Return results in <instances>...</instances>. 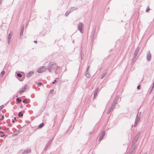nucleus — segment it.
Instances as JSON below:
<instances>
[{"label":"nucleus","mask_w":154,"mask_h":154,"mask_svg":"<svg viewBox=\"0 0 154 154\" xmlns=\"http://www.w3.org/2000/svg\"><path fill=\"white\" fill-rule=\"evenodd\" d=\"M47 67L49 72H52L55 71L56 74L58 73L57 71L58 66L55 63L53 62H49Z\"/></svg>","instance_id":"f257e3e1"},{"label":"nucleus","mask_w":154,"mask_h":154,"mask_svg":"<svg viewBox=\"0 0 154 154\" xmlns=\"http://www.w3.org/2000/svg\"><path fill=\"white\" fill-rule=\"evenodd\" d=\"M141 112H138L136 118L135 119L134 126L136 127L137 125V124L140 120V118L141 116Z\"/></svg>","instance_id":"f03ea898"},{"label":"nucleus","mask_w":154,"mask_h":154,"mask_svg":"<svg viewBox=\"0 0 154 154\" xmlns=\"http://www.w3.org/2000/svg\"><path fill=\"white\" fill-rule=\"evenodd\" d=\"M96 27H95V28L94 29H93L92 30V31L91 33V41L92 42H93L94 41V40L95 39V37H96V36L95 35V32H96Z\"/></svg>","instance_id":"7ed1b4c3"},{"label":"nucleus","mask_w":154,"mask_h":154,"mask_svg":"<svg viewBox=\"0 0 154 154\" xmlns=\"http://www.w3.org/2000/svg\"><path fill=\"white\" fill-rule=\"evenodd\" d=\"M47 69V67L46 66H42L38 69L37 72L39 73H42L45 72Z\"/></svg>","instance_id":"20e7f679"},{"label":"nucleus","mask_w":154,"mask_h":154,"mask_svg":"<svg viewBox=\"0 0 154 154\" xmlns=\"http://www.w3.org/2000/svg\"><path fill=\"white\" fill-rule=\"evenodd\" d=\"M83 24L81 22H79V24L78 25V29L82 33L83 32V31L82 30L83 28Z\"/></svg>","instance_id":"39448f33"},{"label":"nucleus","mask_w":154,"mask_h":154,"mask_svg":"<svg viewBox=\"0 0 154 154\" xmlns=\"http://www.w3.org/2000/svg\"><path fill=\"white\" fill-rule=\"evenodd\" d=\"M146 59L148 61H150L151 59V54L149 50H148L147 52Z\"/></svg>","instance_id":"423d86ee"},{"label":"nucleus","mask_w":154,"mask_h":154,"mask_svg":"<svg viewBox=\"0 0 154 154\" xmlns=\"http://www.w3.org/2000/svg\"><path fill=\"white\" fill-rule=\"evenodd\" d=\"M105 133V131H102L101 134H100V136H99L98 141H101L103 137L104 136Z\"/></svg>","instance_id":"0eeeda50"},{"label":"nucleus","mask_w":154,"mask_h":154,"mask_svg":"<svg viewBox=\"0 0 154 154\" xmlns=\"http://www.w3.org/2000/svg\"><path fill=\"white\" fill-rule=\"evenodd\" d=\"M51 140H49V141L47 142V144L45 145V147L44 149V151H46L48 149V147L51 144Z\"/></svg>","instance_id":"6e6552de"},{"label":"nucleus","mask_w":154,"mask_h":154,"mask_svg":"<svg viewBox=\"0 0 154 154\" xmlns=\"http://www.w3.org/2000/svg\"><path fill=\"white\" fill-rule=\"evenodd\" d=\"M99 87H98L96 88L95 89V90L94 91V98L93 99H94L97 96V94L98 93V91H99Z\"/></svg>","instance_id":"1a4fd4ad"},{"label":"nucleus","mask_w":154,"mask_h":154,"mask_svg":"<svg viewBox=\"0 0 154 154\" xmlns=\"http://www.w3.org/2000/svg\"><path fill=\"white\" fill-rule=\"evenodd\" d=\"M17 76L18 77H19V78L21 77V78L19 79V80L20 81H22L24 80V77L23 76L22 77V75L21 74H20L19 73H18L17 74Z\"/></svg>","instance_id":"9d476101"},{"label":"nucleus","mask_w":154,"mask_h":154,"mask_svg":"<svg viewBox=\"0 0 154 154\" xmlns=\"http://www.w3.org/2000/svg\"><path fill=\"white\" fill-rule=\"evenodd\" d=\"M140 134L141 133L140 132H139L135 136L134 140L137 141L140 135Z\"/></svg>","instance_id":"9b49d317"},{"label":"nucleus","mask_w":154,"mask_h":154,"mask_svg":"<svg viewBox=\"0 0 154 154\" xmlns=\"http://www.w3.org/2000/svg\"><path fill=\"white\" fill-rule=\"evenodd\" d=\"M31 152V150L30 149H28L24 150L21 154H28Z\"/></svg>","instance_id":"f8f14e48"},{"label":"nucleus","mask_w":154,"mask_h":154,"mask_svg":"<svg viewBox=\"0 0 154 154\" xmlns=\"http://www.w3.org/2000/svg\"><path fill=\"white\" fill-rule=\"evenodd\" d=\"M26 85H25V87L23 88L20 91H19V94H21L22 93L24 92L26 90Z\"/></svg>","instance_id":"ddd939ff"},{"label":"nucleus","mask_w":154,"mask_h":154,"mask_svg":"<svg viewBox=\"0 0 154 154\" xmlns=\"http://www.w3.org/2000/svg\"><path fill=\"white\" fill-rule=\"evenodd\" d=\"M34 73V72L32 71L29 72L26 75L27 78H29L31 77Z\"/></svg>","instance_id":"4468645a"},{"label":"nucleus","mask_w":154,"mask_h":154,"mask_svg":"<svg viewBox=\"0 0 154 154\" xmlns=\"http://www.w3.org/2000/svg\"><path fill=\"white\" fill-rule=\"evenodd\" d=\"M24 25H23L21 28V31L20 32V36H22L23 35V32L24 30Z\"/></svg>","instance_id":"2eb2a0df"},{"label":"nucleus","mask_w":154,"mask_h":154,"mask_svg":"<svg viewBox=\"0 0 154 154\" xmlns=\"http://www.w3.org/2000/svg\"><path fill=\"white\" fill-rule=\"evenodd\" d=\"M85 76L88 78H89L90 77V75L88 72V71H86L85 72Z\"/></svg>","instance_id":"dca6fc26"},{"label":"nucleus","mask_w":154,"mask_h":154,"mask_svg":"<svg viewBox=\"0 0 154 154\" xmlns=\"http://www.w3.org/2000/svg\"><path fill=\"white\" fill-rule=\"evenodd\" d=\"M114 108L112 107V106H110V107L109 108V109L108 110L107 112V114H109L110 112L112 110L114 109Z\"/></svg>","instance_id":"f3484780"},{"label":"nucleus","mask_w":154,"mask_h":154,"mask_svg":"<svg viewBox=\"0 0 154 154\" xmlns=\"http://www.w3.org/2000/svg\"><path fill=\"white\" fill-rule=\"evenodd\" d=\"M107 73V71H106L105 72H104L103 73V74L101 76L100 79H103V78L106 75Z\"/></svg>","instance_id":"a211bd4d"},{"label":"nucleus","mask_w":154,"mask_h":154,"mask_svg":"<svg viewBox=\"0 0 154 154\" xmlns=\"http://www.w3.org/2000/svg\"><path fill=\"white\" fill-rule=\"evenodd\" d=\"M71 12V11H70V10L69 9H68L66 12V13L65 14V16L66 17H67L69 15V14Z\"/></svg>","instance_id":"6ab92c4d"},{"label":"nucleus","mask_w":154,"mask_h":154,"mask_svg":"<svg viewBox=\"0 0 154 154\" xmlns=\"http://www.w3.org/2000/svg\"><path fill=\"white\" fill-rule=\"evenodd\" d=\"M77 8L76 7H73L69 9L72 12L74 10L77 9Z\"/></svg>","instance_id":"aec40b11"},{"label":"nucleus","mask_w":154,"mask_h":154,"mask_svg":"<svg viewBox=\"0 0 154 154\" xmlns=\"http://www.w3.org/2000/svg\"><path fill=\"white\" fill-rule=\"evenodd\" d=\"M119 96H117L115 97L113 101L117 103V102L119 100Z\"/></svg>","instance_id":"412c9836"},{"label":"nucleus","mask_w":154,"mask_h":154,"mask_svg":"<svg viewBox=\"0 0 154 154\" xmlns=\"http://www.w3.org/2000/svg\"><path fill=\"white\" fill-rule=\"evenodd\" d=\"M44 125V123H42L40 124L38 127V128H42Z\"/></svg>","instance_id":"4be33fe9"},{"label":"nucleus","mask_w":154,"mask_h":154,"mask_svg":"<svg viewBox=\"0 0 154 154\" xmlns=\"http://www.w3.org/2000/svg\"><path fill=\"white\" fill-rule=\"evenodd\" d=\"M117 103L114 101H113V103L111 104V106L115 108L116 106V105Z\"/></svg>","instance_id":"5701e85b"},{"label":"nucleus","mask_w":154,"mask_h":154,"mask_svg":"<svg viewBox=\"0 0 154 154\" xmlns=\"http://www.w3.org/2000/svg\"><path fill=\"white\" fill-rule=\"evenodd\" d=\"M136 147V145H131V149L135 151Z\"/></svg>","instance_id":"b1692460"},{"label":"nucleus","mask_w":154,"mask_h":154,"mask_svg":"<svg viewBox=\"0 0 154 154\" xmlns=\"http://www.w3.org/2000/svg\"><path fill=\"white\" fill-rule=\"evenodd\" d=\"M25 104L28 103L29 102L27 100V99L25 98L22 101Z\"/></svg>","instance_id":"393cba45"},{"label":"nucleus","mask_w":154,"mask_h":154,"mask_svg":"<svg viewBox=\"0 0 154 154\" xmlns=\"http://www.w3.org/2000/svg\"><path fill=\"white\" fill-rule=\"evenodd\" d=\"M18 116L19 117H22L23 116V114L21 112H20L18 113Z\"/></svg>","instance_id":"a878e982"},{"label":"nucleus","mask_w":154,"mask_h":154,"mask_svg":"<svg viewBox=\"0 0 154 154\" xmlns=\"http://www.w3.org/2000/svg\"><path fill=\"white\" fill-rule=\"evenodd\" d=\"M83 56H84V55H83V53H82V50H81V53H80V56H81V60L83 59Z\"/></svg>","instance_id":"bb28decb"},{"label":"nucleus","mask_w":154,"mask_h":154,"mask_svg":"<svg viewBox=\"0 0 154 154\" xmlns=\"http://www.w3.org/2000/svg\"><path fill=\"white\" fill-rule=\"evenodd\" d=\"M137 141L134 140L131 143V145H136V143Z\"/></svg>","instance_id":"cd10ccee"},{"label":"nucleus","mask_w":154,"mask_h":154,"mask_svg":"<svg viewBox=\"0 0 154 154\" xmlns=\"http://www.w3.org/2000/svg\"><path fill=\"white\" fill-rule=\"evenodd\" d=\"M16 100L17 102L19 103L21 101V100L20 98H17Z\"/></svg>","instance_id":"c85d7f7f"},{"label":"nucleus","mask_w":154,"mask_h":154,"mask_svg":"<svg viewBox=\"0 0 154 154\" xmlns=\"http://www.w3.org/2000/svg\"><path fill=\"white\" fill-rule=\"evenodd\" d=\"M135 151L131 149L129 153L130 154H133L134 152Z\"/></svg>","instance_id":"c756f323"},{"label":"nucleus","mask_w":154,"mask_h":154,"mask_svg":"<svg viewBox=\"0 0 154 154\" xmlns=\"http://www.w3.org/2000/svg\"><path fill=\"white\" fill-rule=\"evenodd\" d=\"M139 47H138L135 50V52L138 54L139 50Z\"/></svg>","instance_id":"7c9ffc66"},{"label":"nucleus","mask_w":154,"mask_h":154,"mask_svg":"<svg viewBox=\"0 0 154 154\" xmlns=\"http://www.w3.org/2000/svg\"><path fill=\"white\" fill-rule=\"evenodd\" d=\"M139 47H138L135 50V52L138 54L139 50Z\"/></svg>","instance_id":"2f4dec72"},{"label":"nucleus","mask_w":154,"mask_h":154,"mask_svg":"<svg viewBox=\"0 0 154 154\" xmlns=\"http://www.w3.org/2000/svg\"><path fill=\"white\" fill-rule=\"evenodd\" d=\"M11 34H9L8 37V39L11 40Z\"/></svg>","instance_id":"473e14b6"},{"label":"nucleus","mask_w":154,"mask_h":154,"mask_svg":"<svg viewBox=\"0 0 154 154\" xmlns=\"http://www.w3.org/2000/svg\"><path fill=\"white\" fill-rule=\"evenodd\" d=\"M5 71H2L1 73H0V75L1 76H3L5 74Z\"/></svg>","instance_id":"72a5a7b5"},{"label":"nucleus","mask_w":154,"mask_h":154,"mask_svg":"<svg viewBox=\"0 0 154 154\" xmlns=\"http://www.w3.org/2000/svg\"><path fill=\"white\" fill-rule=\"evenodd\" d=\"M136 58V57H134H134L132 58L131 60L132 64L133 63V62L135 61Z\"/></svg>","instance_id":"f704fd0d"},{"label":"nucleus","mask_w":154,"mask_h":154,"mask_svg":"<svg viewBox=\"0 0 154 154\" xmlns=\"http://www.w3.org/2000/svg\"><path fill=\"white\" fill-rule=\"evenodd\" d=\"M72 128V125H70L69 128H68L67 130L66 131L67 132H68V131H69V130H70L71 128Z\"/></svg>","instance_id":"c9c22d12"},{"label":"nucleus","mask_w":154,"mask_h":154,"mask_svg":"<svg viewBox=\"0 0 154 154\" xmlns=\"http://www.w3.org/2000/svg\"><path fill=\"white\" fill-rule=\"evenodd\" d=\"M43 84L42 83L39 82L38 83L37 85L38 86H40L41 85H42Z\"/></svg>","instance_id":"e433bc0d"},{"label":"nucleus","mask_w":154,"mask_h":154,"mask_svg":"<svg viewBox=\"0 0 154 154\" xmlns=\"http://www.w3.org/2000/svg\"><path fill=\"white\" fill-rule=\"evenodd\" d=\"M138 54L136 52H134V57H136L137 56Z\"/></svg>","instance_id":"4c0bfd02"},{"label":"nucleus","mask_w":154,"mask_h":154,"mask_svg":"<svg viewBox=\"0 0 154 154\" xmlns=\"http://www.w3.org/2000/svg\"><path fill=\"white\" fill-rule=\"evenodd\" d=\"M4 119V116L3 115H2V118L0 119V121H2V120H3Z\"/></svg>","instance_id":"58836bf2"},{"label":"nucleus","mask_w":154,"mask_h":154,"mask_svg":"<svg viewBox=\"0 0 154 154\" xmlns=\"http://www.w3.org/2000/svg\"><path fill=\"white\" fill-rule=\"evenodd\" d=\"M150 10V9L149 8V7H148L146 9V12H148Z\"/></svg>","instance_id":"ea45409f"},{"label":"nucleus","mask_w":154,"mask_h":154,"mask_svg":"<svg viewBox=\"0 0 154 154\" xmlns=\"http://www.w3.org/2000/svg\"><path fill=\"white\" fill-rule=\"evenodd\" d=\"M140 85H139L137 86V88L138 90H139L140 89Z\"/></svg>","instance_id":"a19ab883"},{"label":"nucleus","mask_w":154,"mask_h":154,"mask_svg":"<svg viewBox=\"0 0 154 154\" xmlns=\"http://www.w3.org/2000/svg\"><path fill=\"white\" fill-rule=\"evenodd\" d=\"M53 91H54L53 89L50 90V92H49L50 94H52V92H53Z\"/></svg>","instance_id":"79ce46f5"},{"label":"nucleus","mask_w":154,"mask_h":154,"mask_svg":"<svg viewBox=\"0 0 154 154\" xmlns=\"http://www.w3.org/2000/svg\"><path fill=\"white\" fill-rule=\"evenodd\" d=\"M3 105H2L0 106V111L3 108Z\"/></svg>","instance_id":"37998d69"},{"label":"nucleus","mask_w":154,"mask_h":154,"mask_svg":"<svg viewBox=\"0 0 154 154\" xmlns=\"http://www.w3.org/2000/svg\"><path fill=\"white\" fill-rule=\"evenodd\" d=\"M9 129V128H5L4 130L6 131H8Z\"/></svg>","instance_id":"c03bdc74"},{"label":"nucleus","mask_w":154,"mask_h":154,"mask_svg":"<svg viewBox=\"0 0 154 154\" xmlns=\"http://www.w3.org/2000/svg\"><path fill=\"white\" fill-rule=\"evenodd\" d=\"M89 68H90L89 66H87V69L86 71H88L89 69Z\"/></svg>","instance_id":"a18cd8bd"},{"label":"nucleus","mask_w":154,"mask_h":154,"mask_svg":"<svg viewBox=\"0 0 154 154\" xmlns=\"http://www.w3.org/2000/svg\"><path fill=\"white\" fill-rule=\"evenodd\" d=\"M56 79H55L54 81L52 82V83L53 84H54L55 83V82H56Z\"/></svg>","instance_id":"49530a36"},{"label":"nucleus","mask_w":154,"mask_h":154,"mask_svg":"<svg viewBox=\"0 0 154 154\" xmlns=\"http://www.w3.org/2000/svg\"><path fill=\"white\" fill-rule=\"evenodd\" d=\"M11 40H9V39H8V44H9L10 43Z\"/></svg>","instance_id":"de8ad7c7"},{"label":"nucleus","mask_w":154,"mask_h":154,"mask_svg":"<svg viewBox=\"0 0 154 154\" xmlns=\"http://www.w3.org/2000/svg\"><path fill=\"white\" fill-rule=\"evenodd\" d=\"M3 134V135H1L0 136V137H3L4 136H5V134Z\"/></svg>","instance_id":"09e8293b"},{"label":"nucleus","mask_w":154,"mask_h":154,"mask_svg":"<svg viewBox=\"0 0 154 154\" xmlns=\"http://www.w3.org/2000/svg\"><path fill=\"white\" fill-rule=\"evenodd\" d=\"M14 119L15 121H17V118L16 117H14Z\"/></svg>","instance_id":"8fccbe9b"},{"label":"nucleus","mask_w":154,"mask_h":154,"mask_svg":"<svg viewBox=\"0 0 154 154\" xmlns=\"http://www.w3.org/2000/svg\"><path fill=\"white\" fill-rule=\"evenodd\" d=\"M7 126L8 127H11L12 125H11L10 124H8L7 125Z\"/></svg>","instance_id":"3c124183"},{"label":"nucleus","mask_w":154,"mask_h":154,"mask_svg":"<svg viewBox=\"0 0 154 154\" xmlns=\"http://www.w3.org/2000/svg\"><path fill=\"white\" fill-rule=\"evenodd\" d=\"M15 121L14 120L12 119V121L11 122H12V123H14Z\"/></svg>","instance_id":"603ef678"},{"label":"nucleus","mask_w":154,"mask_h":154,"mask_svg":"<svg viewBox=\"0 0 154 154\" xmlns=\"http://www.w3.org/2000/svg\"><path fill=\"white\" fill-rule=\"evenodd\" d=\"M31 97H32V98H33L34 97V95H31Z\"/></svg>","instance_id":"864d4df0"},{"label":"nucleus","mask_w":154,"mask_h":154,"mask_svg":"<svg viewBox=\"0 0 154 154\" xmlns=\"http://www.w3.org/2000/svg\"><path fill=\"white\" fill-rule=\"evenodd\" d=\"M0 133H2V134H3L4 133V132L2 131H0Z\"/></svg>","instance_id":"5fc2aeb1"},{"label":"nucleus","mask_w":154,"mask_h":154,"mask_svg":"<svg viewBox=\"0 0 154 154\" xmlns=\"http://www.w3.org/2000/svg\"><path fill=\"white\" fill-rule=\"evenodd\" d=\"M20 108L22 109L23 108V106L22 105L20 106Z\"/></svg>","instance_id":"6e6d98bb"},{"label":"nucleus","mask_w":154,"mask_h":154,"mask_svg":"<svg viewBox=\"0 0 154 154\" xmlns=\"http://www.w3.org/2000/svg\"><path fill=\"white\" fill-rule=\"evenodd\" d=\"M37 41H34V43H37Z\"/></svg>","instance_id":"4d7b16f0"},{"label":"nucleus","mask_w":154,"mask_h":154,"mask_svg":"<svg viewBox=\"0 0 154 154\" xmlns=\"http://www.w3.org/2000/svg\"><path fill=\"white\" fill-rule=\"evenodd\" d=\"M2 129V127L1 126H0V129Z\"/></svg>","instance_id":"13d9d810"},{"label":"nucleus","mask_w":154,"mask_h":154,"mask_svg":"<svg viewBox=\"0 0 154 154\" xmlns=\"http://www.w3.org/2000/svg\"><path fill=\"white\" fill-rule=\"evenodd\" d=\"M100 27V26H99V27H98V29H99Z\"/></svg>","instance_id":"bf43d9fd"},{"label":"nucleus","mask_w":154,"mask_h":154,"mask_svg":"<svg viewBox=\"0 0 154 154\" xmlns=\"http://www.w3.org/2000/svg\"><path fill=\"white\" fill-rule=\"evenodd\" d=\"M91 133H92V132H90V133H89L90 134H91Z\"/></svg>","instance_id":"052dcab7"},{"label":"nucleus","mask_w":154,"mask_h":154,"mask_svg":"<svg viewBox=\"0 0 154 154\" xmlns=\"http://www.w3.org/2000/svg\"><path fill=\"white\" fill-rule=\"evenodd\" d=\"M2 115L1 113H0V116H2Z\"/></svg>","instance_id":"680f3d73"},{"label":"nucleus","mask_w":154,"mask_h":154,"mask_svg":"<svg viewBox=\"0 0 154 154\" xmlns=\"http://www.w3.org/2000/svg\"><path fill=\"white\" fill-rule=\"evenodd\" d=\"M18 97V96L17 95V96H16V97Z\"/></svg>","instance_id":"e2e57ef3"},{"label":"nucleus","mask_w":154,"mask_h":154,"mask_svg":"<svg viewBox=\"0 0 154 154\" xmlns=\"http://www.w3.org/2000/svg\"><path fill=\"white\" fill-rule=\"evenodd\" d=\"M130 154L129 153V154Z\"/></svg>","instance_id":"0e129e2a"}]
</instances>
